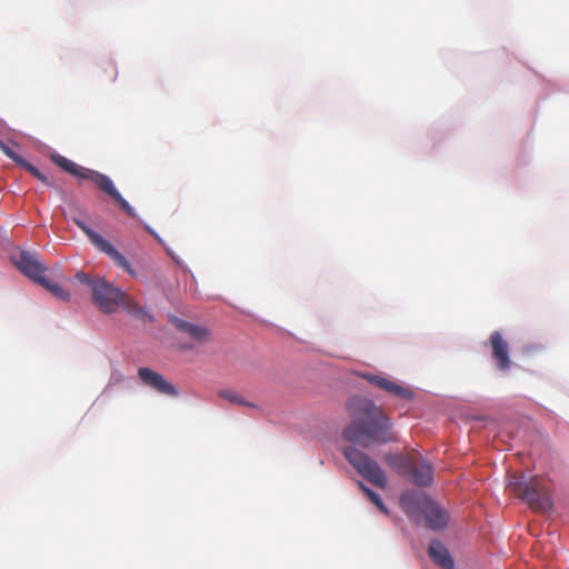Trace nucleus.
<instances>
[{
    "label": "nucleus",
    "instance_id": "20",
    "mask_svg": "<svg viewBox=\"0 0 569 569\" xmlns=\"http://www.w3.org/2000/svg\"><path fill=\"white\" fill-rule=\"evenodd\" d=\"M76 279L83 283V284H87L88 287H90L91 289V293L93 292V287H94V283H96V280L97 278H93L91 274L89 273H86V272H82V271H79L76 273Z\"/></svg>",
    "mask_w": 569,
    "mask_h": 569
},
{
    "label": "nucleus",
    "instance_id": "1",
    "mask_svg": "<svg viewBox=\"0 0 569 569\" xmlns=\"http://www.w3.org/2000/svg\"><path fill=\"white\" fill-rule=\"evenodd\" d=\"M346 406L352 419L342 432L347 441L365 448L396 441L389 417L372 400L353 396Z\"/></svg>",
    "mask_w": 569,
    "mask_h": 569
},
{
    "label": "nucleus",
    "instance_id": "18",
    "mask_svg": "<svg viewBox=\"0 0 569 569\" xmlns=\"http://www.w3.org/2000/svg\"><path fill=\"white\" fill-rule=\"evenodd\" d=\"M0 150L12 161H14L18 166H21L24 159L20 157L12 148L6 144L2 140H0Z\"/></svg>",
    "mask_w": 569,
    "mask_h": 569
},
{
    "label": "nucleus",
    "instance_id": "6",
    "mask_svg": "<svg viewBox=\"0 0 569 569\" xmlns=\"http://www.w3.org/2000/svg\"><path fill=\"white\" fill-rule=\"evenodd\" d=\"M343 455L361 477L373 486L386 489L387 477L377 461L355 447H347Z\"/></svg>",
    "mask_w": 569,
    "mask_h": 569
},
{
    "label": "nucleus",
    "instance_id": "21",
    "mask_svg": "<svg viewBox=\"0 0 569 569\" xmlns=\"http://www.w3.org/2000/svg\"><path fill=\"white\" fill-rule=\"evenodd\" d=\"M184 349H191L192 346L191 345H187V346H183Z\"/></svg>",
    "mask_w": 569,
    "mask_h": 569
},
{
    "label": "nucleus",
    "instance_id": "10",
    "mask_svg": "<svg viewBox=\"0 0 569 569\" xmlns=\"http://www.w3.org/2000/svg\"><path fill=\"white\" fill-rule=\"evenodd\" d=\"M361 377L366 379L372 386L402 399L412 398V391L406 387H402L387 377L375 375V373H362Z\"/></svg>",
    "mask_w": 569,
    "mask_h": 569
},
{
    "label": "nucleus",
    "instance_id": "15",
    "mask_svg": "<svg viewBox=\"0 0 569 569\" xmlns=\"http://www.w3.org/2000/svg\"><path fill=\"white\" fill-rule=\"evenodd\" d=\"M38 284L47 289L53 297L61 301H69L70 299V293L66 289H63L60 284L50 281L47 277L40 279Z\"/></svg>",
    "mask_w": 569,
    "mask_h": 569
},
{
    "label": "nucleus",
    "instance_id": "17",
    "mask_svg": "<svg viewBox=\"0 0 569 569\" xmlns=\"http://www.w3.org/2000/svg\"><path fill=\"white\" fill-rule=\"evenodd\" d=\"M359 488L361 491L366 495V497L385 515L389 513V510L385 506L382 499L378 493H376L373 490L368 488L366 485H363L361 481L358 482Z\"/></svg>",
    "mask_w": 569,
    "mask_h": 569
},
{
    "label": "nucleus",
    "instance_id": "9",
    "mask_svg": "<svg viewBox=\"0 0 569 569\" xmlns=\"http://www.w3.org/2000/svg\"><path fill=\"white\" fill-rule=\"evenodd\" d=\"M138 377L143 385L150 387L151 389L161 395L170 397H177L179 395L178 390L174 388L172 383L166 380V378L162 375L153 371L150 368H139Z\"/></svg>",
    "mask_w": 569,
    "mask_h": 569
},
{
    "label": "nucleus",
    "instance_id": "3",
    "mask_svg": "<svg viewBox=\"0 0 569 569\" xmlns=\"http://www.w3.org/2000/svg\"><path fill=\"white\" fill-rule=\"evenodd\" d=\"M51 159L58 167L76 177L79 181L89 180L93 182L101 191L106 192L110 198H112V200L116 201L121 210H123L128 216L132 218L136 217V211L133 208L120 194L112 180L108 176L96 170L84 168L61 154H53Z\"/></svg>",
    "mask_w": 569,
    "mask_h": 569
},
{
    "label": "nucleus",
    "instance_id": "13",
    "mask_svg": "<svg viewBox=\"0 0 569 569\" xmlns=\"http://www.w3.org/2000/svg\"><path fill=\"white\" fill-rule=\"evenodd\" d=\"M428 553L432 561L443 569H453L455 560L448 548L439 540H432Z\"/></svg>",
    "mask_w": 569,
    "mask_h": 569
},
{
    "label": "nucleus",
    "instance_id": "16",
    "mask_svg": "<svg viewBox=\"0 0 569 569\" xmlns=\"http://www.w3.org/2000/svg\"><path fill=\"white\" fill-rule=\"evenodd\" d=\"M218 397L224 400L230 401L231 403H236L239 406L256 408L253 402L246 400L240 393L236 392L232 389H223L218 392Z\"/></svg>",
    "mask_w": 569,
    "mask_h": 569
},
{
    "label": "nucleus",
    "instance_id": "11",
    "mask_svg": "<svg viewBox=\"0 0 569 569\" xmlns=\"http://www.w3.org/2000/svg\"><path fill=\"white\" fill-rule=\"evenodd\" d=\"M490 346L492 349V358L499 370L506 371L511 368V359L509 357V345L503 339L501 332L493 331L490 336Z\"/></svg>",
    "mask_w": 569,
    "mask_h": 569
},
{
    "label": "nucleus",
    "instance_id": "2",
    "mask_svg": "<svg viewBox=\"0 0 569 569\" xmlns=\"http://www.w3.org/2000/svg\"><path fill=\"white\" fill-rule=\"evenodd\" d=\"M507 489L535 511L547 512L552 508L551 488L547 479L515 473L508 477Z\"/></svg>",
    "mask_w": 569,
    "mask_h": 569
},
{
    "label": "nucleus",
    "instance_id": "7",
    "mask_svg": "<svg viewBox=\"0 0 569 569\" xmlns=\"http://www.w3.org/2000/svg\"><path fill=\"white\" fill-rule=\"evenodd\" d=\"M72 221L89 238L90 242L94 246V248L98 251L107 254L118 267L132 273L129 261L108 240H106L101 234L91 229L81 219L72 218Z\"/></svg>",
    "mask_w": 569,
    "mask_h": 569
},
{
    "label": "nucleus",
    "instance_id": "5",
    "mask_svg": "<svg viewBox=\"0 0 569 569\" xmlns=\"http://www.w3.org/2000/svg\"><path fill=\"white\" fill-rule=\"evenodd\" d=\"M92 302L103 313H113L122 307L130 315H141L143 310L133 301V299L114 287L104 278L98 277L93 287Z\"/></svg>",
    "mask_w": 569,
    "mask_h": 569
},
{
    "label": "nucleus",
    "instance_id": "19",
    "mask_svg": "<svg viewBox=\"0 0 569 569\" xmlns=\"http://www.w3.org/2000/svg\"><path fill=\"white\" fill-rule=\"evenodd\" d=\"M21 168L26 169L29 173H31L34 178H37L41 182H47V178L42 174L33 164L24 160Z\"/></svg>",
    "mask_w": 569,
    "mask_h": 569
},
{
    "label": "nucleus",
    "instance_id": "4",
    "mask_svg": "<svg viewBox=\"0 0 569 569\" xmlns=\"http://www.w3.org/2000/svg\"><path fill=\"white\" fill-rule=\"evenodd\" d=\"M385 462L401 477L408 478L418 487H429L433 482V467L425 458L415 455L388 452Z\"/></svg>",
    "mask_w": 569,
    "mask_h": 569
},
{
    "label": "nucleus",
    "instance_id": "14",
    "mask_svg": "<svg viewBox=\"0 0 569 569\" xmlns=\"http://www.w3.org/2000/svg\"><path fill=\"white\" fill-rule=\"evenodd\" d=\"M171 322L179 331L187 333L199 343L204 342L208 338L209 332L204 327L190 323L176 317L172 318Z\"/></svg>",
    "mask_w": 569,
    "mask_h": 569
},
{
    "label": "nucleus",
    "instance_id": "8",
    "mask_svg": "<svg viewBox=\"0 0 569 569\" xmlns=\"http://www.w3.org/2000/svg\"><path fill=\"white\" fill-rule=\"evenodd\" d=\"M12 260L17 269L36 283H39L40 279L44 278L43 273L47 268L37 256L27 251H20Z\"/></svg>",
    "mask_w": 569,
    "mask_h": 569
},
{
    "label": "nucleus",
    "instance_id": "12",
    "mask_svg": "<svg viewBox=\"0 0 569 569\" xmlns=\"http://www.w3.org/2000/svg\"><path fill=\"white\" fill-rule=\"evenodd\" d=\"M421 512L425 516L427 526L432 530L443 529L448 525V513L430 499L422 501Z\"/></svg>",
    "mask_w": 569,
    "mask_h": 569
}]
</instances>
